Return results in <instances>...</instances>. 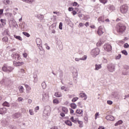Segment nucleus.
<instances>
[{
  "mask_svg": "<svg viewBox=\"0 0 129 129\" xmlns=\"http://www.w3.org/2000/svg\"><path fill=\"white\" fill-rule=\"evenodd\" d=\"M116 29H117V32L118 33H121L122 34L125 32V30H126V26L124 24L119 23L116 25Z\"/></svg>",
  "mask_w": 129,
  "mask_h": 129,
  "instance_id": "nucleus-1",
  "label": "nucleus"
},
{
  "mask_svg": "<svg viewBox=\"0 0 129 129\" xmlns=\"http://www.w3.org/2000/svg\"><path fill=\"white\" fill-rule=\"evenodd\" d=\"M128 11V6L127 5L125 4L122 5L120 7V12L121 14H126Z\"/></svg>",
  "mask_w": 129,
  "mask_h": 129,
  "instance_id": "nucleus-2",
  "label": "nucleus"
},
{
  "mask_svg": "<svg viewBox=\"0 0 129 129\" xmlns=\"http://www.w3.org/2000/svg\"><path fill=\"white\" fill-rule=\"evenodd\" d=\"M99 52H100V50H99V48H96L95 49H94L92 50L91 54L92 55L93 57H95L99 54Z\"/></svg>",
  "mask_w": 129,
  "mask_h": 129,
  "instance_id": "nucleus-3",
  "label": "nucleus"
},
{
  "mask_svg": "<svg viewBox=\"0 0 129 129\" xmlns=\"http://www.w3.org/2000/svg\"><path fill=\"white\" fill-rule=\"evenodd\" d=\"M104 49L107 52H110V51L112 50L111 45H110L109 44H105L104 45Z\"/></svg>",
  "mask_w": 129,
  "mask_h": 129,
  "instance_id": "nucleus-4",
  "label": "nucleus"
},
{
  "mask_svg": "<svg viewBox=\"0 0 129 129\" xmlns=\"http://www.w3.org/2000/svg\"><path fill=\"white\" fill-rule=\"evenodd\" d=\"M103 33H104V29L102 26H99L97 31L98 35H99V36H101Z\"/></svg>",
  "mask_w": 129,
  "mask_h": 129,
  "instance_id": "nucleus-5",
  "label": "nucleus"
},
{
  "mask_svg": "<svg viewBox=\"0 0 129 129\" xmlns=\"http://www.w3.org/2000/svg\"><path fill=\"white\" fill-rule=\"evenodd\" d=\"M24 63L23 61L21 62H17L16 61H14L13 62V65L14 66H15L16 67H20V66H23L24 65Z\"/></svg>",
  "mask_w": 129,
  "mask_h": 129,
  "instance_id": "nucleus-6",
  "label": "nucleus"
},
{
  "mask_svg": "<svg viewBox=\"0 0 129 129\" xmlns=\"http://www.w3.org/2000/svg\"><path fill=\"white\" fill-rule=\"evenodd\" d=\"M42 95V100L43 101H46V100H48V99H49V95L48 94L43 93Z\"/></svg>",
  "mask_w": 129,
  "mask_h": 129,
  "instance_id": "nucleus-7",
  "label": "nucleus"
},
{
  "mask_svg": "<svg viewBox=\"0 0 129 129\" xmlns=\"http://www.w3.org/2000/svg\"><path fill=\"white\" fill-rule=\"evenodd\" d=\"M13 58L15 60H20L21 59V55L18 53H15L13 54Z\"/></svg>",
  "mask_w": 129,
  "mask_h": 129,
  "instance_id": "nucleus-8",
  "label": "nucleus"
},
{
  "mask_svg": "<svg viewBox=\"0 0 129 129\" xmlns=\"http://www.w3.org/2000/svg\"><path fill=\"white\" fill-rule=\"evenodd\" d=\"M108 69L110 72H113L114 71V65L110 64L108 67Z\"/></svg>",
  "mask_w": 129,
  "mask_h": 129,
  "instance_id": "nucleus-9",
  "label": "nucleus"
},
{
  "mask_svg": "<svg viewBox=\"0 0 129 129\" xmlns=\"http://www.w3.org/2000/svg\"><path fill=\"white\" fill-rule=\"evenodd\" d=\"M80 96L81 98H83L84 100H86V99H87V95H86V93H81L80 94Z\"/></svg>",
  "mask_w": 129,
  "mask_h": 129,
  "instance_id": "nucleus-10",
  "label": "nucleus"
},
{
  "mask_svg": "<svg viewBox=\"0 0 129 129\" xmlns=\"http://www.w3.org/2000/svg\"><path fill=\"white\" fill-rule=\"evenodd\" d=\"M7 108H0V114H5V113H7Z\"/></svg>",
  "mask_w": 129,
  "mask_h": 129,
  "instance_id": "nucleus-11",
  "label": "nucleus"
},
{
  "mask_svg": "<svg viewBox=\"0 0 129 129\" xmlns=\"http://www.w3.org/2000/svg\"><path fill=\"white\" fill-rule=\"evenodd\" d=\"M61 111L63 113L67 114L68 113V108L66 107H62Z\"/></svg>",
  "mask_w": 129,
  "mask_h": 129,
  "instance_id": "nucleus-12",
  "label": "nucleus"
},
{
  "mask_svg": "<svg viewBox=\"0 0 129 129\" xmlns=\"http://www.w3.org/2000/svg\"><path fill=\"white\" fill-rule=\"evenodd\" d=\"M106 119H107V120H114L115 118H114V117L112 115H108L106 116Z\"/></svg>",
  "mask_w": 129,
  "mask_h": 129,
  "instance_id": "nucleus-13",
  "label": "nucleus"
},
{
  "mask_svg": "<svg viewBox=\"0 0 129 129\" xmlns=\"http://www.w3.org/2000/svg\"><path fill=\"white\" fill-rule=\"evenodd\" d=\"M25 87H26L27 93H30V91L32 90L31 87L28 85H25Z\"/></svg>",
  "mask_w": 129,
  "mask_h": 129,
  "instance_id": "nucleus-14",
  "label": "nucleus"
},
{
  "mask_svg": "<svg viewBox=\"0 0 129 129\" xmlns=\"http://www.w3.org/2000/svg\"><path fill=\"white\" fill-rule=\"evenodd\" d=\"M70 120H71V121H72L73 122H74V123H77L78 122V121H79L78 120V118H74V117L72 116L70 118Z\"/></svg>",
  "mask_w": 129,
  "mask_h": 129,
  "instance_id": "nucleus-15",
  "label": "nucleus"
},
{
  "mask_svg": "<svg viewBox=\"0 0 129 129\" xmlns=\"http://www.w3.org/2000/svg\"><path fill=\"white\" fill-rule=\"evenodd\" d=\"M76 113L78 114H80L81 116H83V110L82 109H78L76 110Z\"/></svg>",
  "mask_w": 129,
  "mask_h": 129,
  "instance_id": "nucleus-16",
  "label": "nucleus"
},
{
  "mask_svg": "<svg viewBox=\"0 0 129 129\" xmlns=\"http://www.w3.org/2000/svg\"><path fill=\"white\" fill-rule=\"evenodd\" d=\"M99 23H104V16H100L98 18Z\"/></svg>",
  "mask_w": 129,
  "mask_h": 129,
  "instance_id": "nucleus-17",
  "label": "nucleus"
},
{
  "mask_svg": "<svg viewBox=\"0 0 129 129\" xmlns=\"http://www.w3.org/2000/svg\"><path fill=\"white\" fill-rule=\"evenodd\" d=\"M18 89L19 90L20 93H24V91H25V89H24V87L23 86H20L18 87Z\"/></svg>",
  "mask_w": 129,
  "mask_h": 129,
  "instance_id": "nucleus-18",
  "label": "nucleus"
},
{
  "mask_svg": "<svg viewBox=\"0 0 129 129\" xmlns=\"http://www.w3.org/2000/svg\"><path fill=\"white\" fill-rule=\"evenodd\" d=\"M3 42H5L6 44H9V37L5 36L3 38Z\"/></svg>",
  "mask_w": 129,
  "mask_h": 129,
  "instance_id": "nucleus-19",
  "label": "nucleus"
},
{
  "mask_svg": "<svg viewBox=\"0 0 129 129\" xmlns=\"http://www.w3.org/2000/svg\"><path fill=\"white\" fill-rule=\"evenodd\" d=\"M54 96H55V97H61L62 93L60 92H55L54 94Z\"/></svg>",
  "mask_w": 129,
  "mask_h": 129,
  "instance_id": "nucleus-20",
  "label": "nucleus"
},
{
  "mask_svg": "<svg viewBox=\"0 0 129 129\" xmlns=\"http://www.w3.org/2000/svg\"><path fill=\"white\" fill-rule=\"evenodd\" d=\"M64 123H66L67 125H69V126H72V122L70 120H66Z\"/></svg>",
  "mask_w": 129,
  "mask_h": 129,
  "instance_id": "nucleus-21",
  "label": "nucleus"
},
{
  "mask_svg": "<svg viewBox=\"0 0 129 129\" xmlns=\"http://www.w3.org/2000/svg\"><path fill=\"white\" fill-rule=\"evenodd\" d=\"M36 42L37 45H39V46L42 44V40H41V39L40 38H37Z\"/></svg>",
  "mask_w": 129,
  "mask_h": 129,
  "instance_id": "nucleus-22",
  "label": "nucleus"
},
{
  "mask_svg": "<svg viewBox=\"0 0 129 129\" xmlns=\"http://www.w3.org/2000/svg\"><path fill=\"white\" fill-rule=\"evenodd\" d=\"M70 106H71V108H73V109H76V107H77V105H76V104H75L74 103H72L70 104Z\"/></svg>",
  "mask_w": 129,
  "mask_h": 129,
  "instance_id": "nucleus-23",
  "label": "nucleus"
},
{
  "mask_svg": "<svg viewBox=\"0 0 129 129\" xmlns=\"http://www.w3.org/2000/svg\"><path fill=\"white\" fill-rule=\"evenodd\" d=\"M3 71L5 72H8V66L6 64H4V66L2 68Z\"/></svg>",
  "mask_w": 129,
  "mask_h": 129,
  "instance_id": "nucleus-24",
  "label": "nucleus"
},
{
  "mask_svg": "<svg viewBox=\"0 0 129 129\" xmlns=\"http://www.w3.org/2000/svg\"><path fill=\"white\" fill-rule=\"evenodd\" d=\"M14 38H15V39H17V40H19V41H23V39L22 38V37H21L20 36H17L16 35H14Z\"/></svg>",
  "mask_w": 129,
  "mask_h": 129,
  "instance_id": "nucleus-25",
  "label": "nucleus"
},
{
  "mask_svg": "<svg viewBox=\"0 0 129 129\" xmlns=\"http://www.w3.org/2000/svg\"><path fill=\"white\" fill-rule=\"evenodd\" d=\"M84 58H75V61H80V60H86V58H87V57L85 55L84 56Z\"/></svg>",
  "mask_w": 129,
  "mask_h": 129,
  "instance_id": "nucleus-26",
  "label": "nucleus"
},
{
  "mask_svg": "<svg viewBox=\"0 0 129 129\" xmlns=\"http://www.w3.org/2000/svg\"><path fill=\"white\" fill-rule=\"evenodd\" d=\"M109 10H110V11H115V7H114L112 5H110L108 7Z\"/></svg>",
  "mask_w": 129,
  "mask_h": 129,
  "instance_id": "nucleus-27",
  "label": "nucleus"
},
{
  "mask_svg": "<svg viewBox=\"0 0 129 129\" xmlns=\"http://www.w3.org/2000/svg\"><path fill=\"white\" fill-rule=\"evenodd\" d=\"M14 70L13 67H7V72H12Z\"/></svg>",
  "mask_w": 129,
  "mask_h": 129,
  "instance_id": "nucleus-28",
  "label": "nucleus"
},
{
  "mask_svg": "<svg viewBox=\"0 0 129 129\" xmlns=\"http://www.w3.org/2000/svg\"><path fill=\"white\" fill-rule=\"evenodd\" d=\"M78 123L79 124V127H83V122L82 121L79 120Z\"/></svg>",
  "mask_w": 129,
  "mask_h": 129,
  "instance_id": "nucleus-29",
  "label": "nucleus"
},
{
  "mask_svg": "<svg viewBox=\"0 0 129 129\" xmlns=\"http://www.w3.org/2000/svg\"><path fill=\"white\" fill-rule=\"evenodd\" d=\"M101 68V66L100 64H96L95 65V70H99Z\"/></svg>",
  "mask_w": 129,
  "mask_h": 129,
  "instance_id": "nucleus-30",
  "label": "nucleus"
},
{
  "mask_svg": "<svg viewBox=\"0 0 129 129\" xmlns=\"http://www.w3.org/2000/svg\"><path fill=\"white\" fill-rule=\"evenodd\" d=\"M3 106H7L8 107H9L10 106V103L9 102L6 101L3 104Z\"/></svg>",
  "mask_w": 129,
  "mask_h": 129,
  "instance_id": "nucleus-31",
  "label": "nucleus"
},
{
  "mask_svg": "<svg viewBox=\"0 0 129 129\" xmlns=\"http://www.w3.org/2000/svg\"><path fill=\"white\" fill-rule=\"evenodd\" d=\"M21 116V115L19 113H15L14 115V118H19V117H20V116Z\"/></svg>",
  "mask_w": 129,
  "mask_h": 129,
  "instance_id": "nucleus-32",
  "label": "nucleus"
},
{
  "mask_svg": "<svg viewBox=\"0 0 129 129\" xmlns=\"http://www.w3.org/2000/svg\"><path fill=\"white\" fill-rule=\"evenodd\" d=\"M121 123H122V120H120L118 121L116 123H115V125L116 126L117 125H119V124H121Z\"/></svg>",
  "mask_w": 129,
  "mask_h": 129,
  "instance_id": "nucleus-33",
  "label": "nucleus"
},
{
  "mask_svg": "<svg viewBox=\"0 0 129 129\" xmlns=\"http://www.w3.org/2000/svg\"><path fill=\"white\" fill-rule=\"evenodd\" d=\"M1 22L3 25H6V22H7V20L2 19H1Z\"/></svg>",
  "mask_w": 129,
  "mask_h": 129,
  "instance_id": "nucleus-34",
  "label": "nucleus"
},
{
  "mask_svg": "<svg viewBox=\"0 0 129 129\" xmlns=\"http://www.w3.org/2000/svg\"><path fill=\"white\" fill-rule=\"evenodd\" d=\"M100 3H101V4H103L104 5H105V4H107V2H108V0H99Z\"/></svg>",
  "mask_w": 129,
  "mask_h": 129,
  "instance_id": "nucleus-35",
  "label": "nucleus"
},
{
  "mask_svg": "<svg viewBox=\"0 0 129 129\" xmlns=\"http://www.w3.org/2000/svg\"><path fill=\"white\" fill-rule=\"evenodd\" d=\"M79 99V98L77 97H76L75 98H73L72 100V102H76V101H77Z\"/></svg>",
  "mask_w": 129,
  "mask_h": 129,
  "instance_id": "nucleus-36",
  "label": "nucleus"
},
{
  "mask_svg": "<svg viewBox=\"0 0 129 129\" xmlns=\"http://www.w3.org/2000/svg\"><path fill=\"white\" fill-rule=\"evenodd\" d=\"M53 103L55 104H58L59 103V100L55 99L53 100Z\"/></svg>",
  "mask_w": 129,
  "mask_h": 129,
  "instance_id": "nucleus-37",
  "label": "nucleus"
},
{
  "mask_svg": "<svg viewBox=\"0 0 129 129\" xmlns=\"http://www.w3.org/2000/svg\"><path fill=\"white\" fill-rule=\"evenodd\" d=\"M23 35H24V36H26V37H30V34H29V33H28V32H23Z\"/></svg>",
  "mask_w": 129,
  "mask_h": 129,
  "instance_id": "nucleus-38",
  "label": "nucleus"
},
{
  "mask_svg": "<svg viewBox=\"0 0 129 129\" xmlns=\"http://www.w3.org/2000/svg\"><path fill=\"white\" fill-rule=\"evenodd\" d=\"M102 45V42L101 41L99 40L97 43V47H100Z\"/></svg>",
  "mask_w": 129,
  "mask_h": 129,
  "instance_id": "nucleus-39",
  "label": "nucleus"
},
{
  "mask_svg": "<svg viewBox=\"0 0 129 129\" xmlns=\"http://www.w3.org/2000/svg\"><path fill=\"white\" fill-rule=\"evenodd\" d=\"M72 5L73 7H79V5H78V3L75 2L72 4Z\"/></svg>",
  "mask_w": 129,
  "mask_h": 129,
  "instance_id": "nucleus-40",
  "label": "nucleus"
},
{
  "mask_svg": "<svg viewBox=\"0 0 129 129\" xmlns=\"http://www.w3.org/2000/svg\"><path fill=\"white\" fill-rule=\"evenodd\" d=\"M42 85V88H43V89H45V88H46V83H45V82H43L41 84Z\"/></svg>",
  "mask_w": 129,
  "mask_h": 129,
  "instance_id": "nucleus-41",
  "label": "nucleus"
},
{
  "mask_svg": "<svg viewBox=\"0 0 129 129\" xmlns=\"http://www.w3.org/2000/svg\"><path fill=\"white\" fill-rule=\"evenodd\" d=\"M25 2L27 4H32L34 2V0H26Z\"/></svg>",
  "mask_w": 129,
  "mask_h": 129,
  "instance_id": "nucleus-42",
  "label": "nucleus"
},
{
  "mask_svg": "<svg viewBox=\"0 0 129 129\" xmlns=\"http://www.w3.org/2000/svg\"><path fill=\"white\" fill-rule=\"evenodd\" d=\"M62 26H63V23H62V22H60V23H59V29H60V30H62Z\"/></svg>",
  "mask_w": 129,
  "mask_h": 129,
  "instance_id": "nucleus-43",
  "label": "nucleus"
},
{
  "mask_svg": "<svg viewBox=\"0 0 129 129\" xmlns=\"http://www.w3.org/2000/svg\"><path fill=\"white\" fill-rule=\"evenodd\" d=\"M9 30L8 29H6L4 31V34H6V35H7V36H9Z\"/></svg>",
  "mask_w": 129,
  "mask_h": 129,
  "instance_id": "nucleus-44",
  "label": "nucleus"
},
{
  "mask_svg": "<svg viewBox=\"0 0 129 129\" xmlns=\"http://www.w3.org/2000/svg\"><path fill=\"white\" fill-rule=\"evenodd\" d=\"M29 113L31 115H33L34 114V111H33V110L32 109H30L29 110Z\"/></svg>",
  "mask_w": 129,
  "mask_h": 129,
  "instance_id": "nucleus-45",
  "label": "nucleus"
},
{
  "mask_svg": "<svg viewBox=\"0 0 129 129\" xmlns=\"http://www.w3.org/2000/svg\"><path fill=\"white\" fill-rule=\"evenodd\" d=\"M121 58V54H118V55L116 57V59L117 60H118Z\"/></svg>",
  "mask_w": 129,
  "mask_h": 129,
  "instance_id": "nucleus-46",
  "label": "nucleus"
},
{
  "mask_svg": "<svg viewBox=\"0 0 129 129\" xmlns=\"http://www.w3.org/2000/svg\"><path fill=\"white\" fill-rule=\"evenodd\" d=\"M121 53H122V54H123L124 55H127V52L126 50H122L121 51Z\"/></svg>",
  "mask_w": 129,
  "mask_h": 129,
  "instance_id": "nucleus-47",
  "label": "nucleus"
},
{
  "mask_svg": "<svg viewBox=\"0 0 129 129\" xmlns=\"http://www.w3.org/2000/svg\"><path fill=\"white\" fill-rule=\"evenodd\" d=\"M124 48H128L129 45L127 43H125L123 45Z\"/></svg>",
  "mask_w": 129,
  "mask_h": 129,
  "instance_id": "nucleus-48",
  "label": "nucleus"
},
{
  "mask_svg": "<svg viewBox=\"0 0 129 129\" xmlns=\"http://www.w3.org/2000/svg\"><path fill=\"white\" fill-rule=\"evenodd\" d=\"M107 102V104H109L110 105H111V104H112V101L111 100H108Z\"/></svg>",
  "mask_w": 129,
  "mask_h": 129,
  "instance_id": "nucleus-49",
  "label": "nucleus"
},
{
  "mask_svg": "<svg viewBox=\"0 0 129 129\" xmlns=\"http://www.w3.org/2000/svg\"><path fill=\"white\" fill-rule=\"evenodd\" d=\"M83 26H84V24H83L82 23H80L79 25V28H82Z\"/></svg>",
  "mask_w": 129,
  "mask_h": 129,
  "instance_id": "nucleus-50",
  "label": "nucleus"
},
{
  "mask_svg": "<svg viewBox=\"0 0 129 129\" xmlns=\"http://www.w3.org/2000/svg\"><path fill=\"white\" fill-rule=\"evenodd\" d=\"M73 10H74V9L72 7H69L68 9V11L69 12H72L73 11Z\"/></svg>",
  "mask_w": 129,
  "mask_h": 129,
  "instance_id": "nucleus-51",
  "label": "nucleus"
},
{
  "mask_svg": "<svg viewBox=\"0 0 129 129\" xmlns=\"http://www.w3.org/2000/svg\"><path fill=\"white\" fill-rule=\"evenodd\" d=\"M99 115V113L98 112L96 113L95 115V118L96 119L97 118V116Z\"/></svg>",
  "mask_w": 129,
  "mask_h": 129,
  "instance_id": "nucleus-52",
  "label": "nucleus"
},
{
  "mask_svg": "<svg viewBox=\"0 0 129 129\" xmlns=\"http://www.w3.org/2000/svg\"><path fill=\"white\" fill-rule=\"evenodd\" d=\"M4 14V9H0V16Z\"/></svg>",
  "mask_w": 129,
  "mask_h": 129,
  "instance_id": "nucleus-53",
  "label": "nucleus"
},
{
  "mask_svg": "<svg viewBox=\"0 0 129 129\" xmlns=\"http://www.w3.org/2000/svg\"><path fill=\"white\" fill-rule=\"evenodd\" d=\"M72 14H73V16H75V15L77 14V12L76 11H73L72 12Z\"/></svg>",
  "mask_w": 129,
  "mask_h": 129,
  "instance_id": "nucleus-54",
  "label": "nucleus"
},
{
  "mask_svg": "<svg viewBox=\"0 0 129 129\" xmlns=\"http://www.w3.org/2000/svg\"><path fill=\"white\" fill-rule=\"evenodd\" d=\"M60 115L62 117H64V116H65V113H60Z\"/></svg>",
  "mask_w": 129,
  "mask_h": 129,
  "instance_id": "nucleus-55",
  "label": "nucleus"
},
{
  "mask_svg": "<svg viewBox=\"0 0 129 129\" xmlns=\"http://www.w3.org/2000/svg\"><path fill=\"white\" fill-rule=\"evenodd\" d=\"M23 55V57H24L25 58H27V56H28V54H27V53H24Z\"/></svg>",
  "mask_w": 129,
  "mask_h": 129,
  "instance_id": "nucleus-56",
  "label": "nucleus"
},
{
  "mask_svg": "<svg viewBox=\"0 0 129 129\" xmlns=\"http://www.w3.org/2000/svg\"><path fill=\"white\" fill-rule=\"evenodd\" d=\"M70 113L71 114H72V113H74V110L72 109H70Z\"/></svg>",
  "mask_w": 129,
  "mask_h": 129,
  "instance_id": "nucleus-57",
  "label": "nucleus"
},
{
  "mask_svg": "<svg viewBox=\"0 0 129 129\" xmlns=\"http://www.w3.org/2000/svg\"><path fill=\"white\" fill-rule=\"evenodd\" d=\"M90 28H91V29H95L96 27H95V25H92L90 26Z\"/></svg>",
  "mask_w": 129,
  "mask_h": 129,
  "instance_id": "nucleus-58",
  "label": "nucleus"
},
{
  "mask_svg": "<svg viewBox=\"0 0 129 129\" xmlns=\"http://www.w3.org/2000/svg\"><path fill=\"white\" fill-rule=\"evenodd\" d=\"M6 3L7 4V5H10V0H5Z\"/></svg>",
  "mask_w": 129,
  "mask_h": 129,
  "instance_id": "nucleus-59",
  "label": "nucleus"
},
{
  "mask_svg": "<svg viewBox=\"0 0 129 129\" xmlns=\"http://www.w3.org/2000/svg\"><path fill=\"white\" fill-rule=\"evenodd\" d=\"M50 129H58V127L56 126H53Z\"/></svg>",
  "mask_w": 129,
  "mask_h": 129,
  "instance_id": "nucleus-60",
  "label": "nucleus"
},
{
  "mask_svg": "<svg viewBox=\"0 0 129 129\" xmlns=\"http://www.w3.org/2000/svg\"><path fill=\"white\" fill-rule=\"evenodd\" d=\"M18 101H22L23 100V98L19 97V98H18Z\"/></svg>",
  "mask_w": 129,
  "mask_h": 129,
  "instance_id": "nucleus-61",
  "label": "nucleus"
},
{
  "mask_svg": "<svg viewBox=\"0 0 129 129\" xmlns=\"http://www.w3.org/2000/svg\"><path fill=\"white\" fill-rule=\"evenodd\" d=\"M85 26L86 27H89V22H86L85 24Z\"/></svg>",
  "mask_w": 129,
  "mask_h": 129,
  "instance_id": "nucleus-62",
  "label": "nucleus"
},
{
  "mask_svg": "<svg viewBox=\"0 0 129 129\" xmlns=\"http://www.w3.org/2000/svg\"><path fill=\"white\" fill-rule=\"evenodd\" d=\"M98 129H105V128L103 126H100Z\"/></svg>",
  "mask_w": 129,
  "mask_h": 129,
  "instance_id": "nucleus-63",
  "label": "nucleus"
},
{
  "mask_svg": "<svg viewBox=\"0 0 129 129\" xmlns=\"http://www.w3.org/2000/svg\"><path fill=\"white\" fill-rule=\"evenodd\" d=\"M28 102V103H32V99H29Z\"/></svg>",
  "mask_w": 129,
  "mask_h": 129,
  "instance_id": "nucleus-64",
  "label": "nucleus"
}]
</instances>
